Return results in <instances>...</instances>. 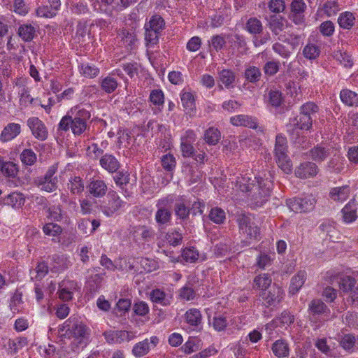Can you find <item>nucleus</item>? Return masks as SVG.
Here are the masks:
<instances>
[{
	"instance_id": "e433bc0d",
	"label": "nucleus",
	"mask_w": 358,
	"mask_h": 358,
	"mask_svg": "<svg viewBox=\"0 0 358 358\" xmlns=\"http://www.w3.org/2000/svg\"><path fill=\"white\" fill-rule=\"evenodd\" d=\"M180 100L182 106L187 112L192 111L194 109L195 99L192 93L182 91L180 93Z\"/></svg>"
},
{
	"instance_id": "79ce46f5",
	"label": "nucleus",
	"mask_w": 358,
	"mask_h": 358,
	"mask_svg": "<svg viewBox=\"0 0 358 358\" xmlns=\"http://www.w3.org/2000/svg\"><path fill=\"white\" fill-rule=\"evenodd\" d=\"M301 202V212L306 213L313 210L315 206L317 199L313 194H308L304 197L299 198Z\"/></svg>"
},
{
	"instance_id": "ddd939ff",
	"label": "nucleus",
	"mask_w": 358,
	"mask_h": 358,
	"mask_svg": "<svg viewBox=\"0 0 358 358\" xmlns=\"http://www.w3.org/2000/svg\"><path fill=\"white\" fill-rule=\"evenodd\" d=\"M89 194L94 198L103 197L108 191V186L103 180L92 178L87 185Z\"/></svg>"
},
{
	"instance_id": "39448f33",
	"label": "nucleus",
	"mask_w": 358,
	"mask_h": 358,
	"mask_svg": "<svg viewBox=\"0 0 358 358\" xmlns=\"http://www.w3.org/2000/svg\"><path fill=\"white\" fill-rule=\"evenodd\" d=\"M66 329L65 334L68 336H73L76 339H81L79 343L86 345V342L83 341V339L87 334V328L80 322L77 317L71 316L67 320L65 321L62 327L59 328V331L63 332Z\"/></svg>"
},
{
	"instance_id": "49530a36",
	"label": "nucleus",
	"mask_w": 358,
	"mask_h": 358,
	"mask_svg": "<svg viewBox=\"0 0 358 358\" xmlns=\"http://www.w3.org/2000/svg\"><path fill=\"white\" fill-rule=\"evenodd\" d=\"M164 20L161 16L154 15L150 20L149 23L145 24V28L152 31H157L158 32L162 33L164 28Z\"/></svg>"
},
{
	"instance_id": "bb28decb",
	"label": "nucleus",
	"mask_w": 358,
	"mask_h": 358,
	"mask_svg": "<svg viewBox=\"0 0 358 358\" xmlns=\"http://www.w3.org/2000/svg\"><path fill=\"white\" fill-rule=\"evenodd\" d=\"M308 311L312 316L320 315L322 314H329L330 310L326 304L320 299H313L308 305Z\"/></svg>"
},
{
	"instance_id": "9d476101",
	"label": "nucleus",
	"mask_w": 358,
	"mask_h": 358,
	"mask_svg": "<svg viewBox=\"0 0 358 358\" xmlns=\"http://www.w3.org/2000/svg\"><path fill=\"white\" fill-rule=\"evenodd\" d=\"M103 336L110 344H120L125 341L129 342L136 337L135 332L125 330L106 331L103 333Z\"/></svg>"
},
{
	"instance_id": "3c124183",
	"label": "nucleus",
	"mask_w": 358,
	"mask_h": 358,
	"mask_svg": "<svg viewBox=\"0 0 358 358\" xmlns=\"http://www.w3.org/2000/svg\"><path fill=\"white\" fill-rule=\"evenodd\" d=\"M312 159L315 162H322L329 155V151L324 147L317 145L310 150Z\"/></svg>"
},
{
	"instance_id": "b1692460",
	"label": "nucleus",
	"mask_w": 358,
	"mask_h": 358,
	"mask_svg": "<svg viewBox=\"0 0 358 358\" xmlns=\"http://www.w3.org/2000/svg\"><path fill=\"white\" fill-rule=\"evenodd\" d=\"M185 322L192 327H199L202 323V315L197 308H190L185 314Z\"/></svg>"
},
{
	"instance_id": "0eeeda50",
	"label": "nucleus",
	"mask_w": 358,
	"mask_h": 358,
	"mask_svg": "<svg viewBox=\"0 0 358 358\" xmlns=\"http://www.w3.org/2000/svg\"><path fill=\"white\" fill-rule=\"evenodd\" d=\"M125 202L122 201L117 193L110 191L108 194L106 200L100 205V210L107 217H111L117 213L124 206Z\"/></svg>"
},
{
	"instance_id": "69168bd1",
	"label": "nucleus",
	"mask_w": 358,
	"mask_h": 358,
	"mask_svg": "<svg viewBox=\"0 0 358 358\" xmlns=\"http://www.w3.org/2000/svg\"><path fill=\"white\" fill-rule=\"evenodd\" d=\"M182 256L187 262L194 263L199 258V252L194 248H186L183 250Z\"/></svg>"
},
{
	"instance_id": "f704fd0d",
	"label": "nucleus",
	"mask_w": 358,
	"mask_h": 358,
	"mask_svg": "<svg viewBox=\"0 0 358 358\" xmlns=\"http://www.w3.org/2000/svg\"><path fill=\"white\" fill-rule=\"evenodd\" d=\"M320 48L312 43H308L303 49L302 54L309 60L317 59L320 55Z\"/></svg>"
},
{
	"instance_id": "a18cd8bd",
	"label": "nucleus",
	"mask_w": 358,
	"mask_h": 358,
	"mask_svg": "<svg viewBox=\"0 0 358 358\" xmlns=\"http://www.w3.org/2000/svg\"><path fill=\"white\" fill-rule=\"evenodd\" d=\"M20 158L23 165L32 166L36 162L37 155L31 149H24Z\"/></svg>"
},
{
	"instance_id": "e2e57ef3",
	"label": "nucleus",
	"mask_w": 358,
	"mask_h": 358,
	"mask_svg": "<svg viewBox=\"0 0 358 358\" xmlns=\"http://www.w3.org/2000/svg\"><path fill=\"white\" fill-rule=\"evenodd\" d=\"M322 10L327 16L331 17L340 10V7L336 1L331 0L324 3Z\"/></svg>"
},
{
	"instance_id": "603ef678",
	"label": "nucleus",
	"mask_w": 358,
	"mask_h": 358,
	"mask_svg": "<svg viewBox=\"0 0 358 358\" xmlns=\"http://www.w3.org/2000/svg\"><path fill=\"white\" fill-rule=\"evenodd\" d=\"M226 43L225 36L223 34L214 35L208 41L209 45L216 52L221 50L225 46Z\"/></svg>"
},
{
	"instance_id": "4d7b16f0",
	"label": "nucleus",
	"mask_w": 358,
	"mask_h": 358,
	"mask_svg": "<svg viewBox=\"0 0 358 358\" xmlns=\"http://www.w3.org/2000/svg\"><path fill=\"white\" fill-rule=\"evenodd\" d=\"M166 240L170 245L176 246L181 243L182 235L178 231L172 229L166 234Z\"/></svg>"
},
{
	"instance_id": "f3484780",
	"label": "nucleus",
	"mask_w": 358,
	"mask_h": 358,
	"mask_svg": "<svg viewBox=\"0 0 358 358\" xmlns=\"http://www.w3.org/2000/svg\"><path fill=\"white\" fill-rule=\"evenodd\" d=\"M21 133V125L17 123H8L0 134V141L6 143L15 138Z\"/></svg>"
},
{
	"instance_id": "412c9836",
	"label": "nucleus",
	"mask_w": 358,
	"mask_h": 358,
	"mask_svg": "<svg viewBox=\"0 0 358 358\" xmlns=\"http://www.w3.org/2000/svg\"><path fill=\"white\" fill-rule=\"evenodd\" d=\"M190 199H185L181 197L180 201L177 202L174 207L175 214L177 217L182 220H187L190 214Z\"/></svg>"
},
{
	"instance_id": "5fc2aeb1",
	"label": "nucleus",
	"mask_w": 358,
	"mask_h": 358,
	"mask_svg": "<svg viewBox=\"0 0 358 358\" xmlns=\"http://www.w3.org/2000/svg\"><path fill=\"white\" fill-rule=\"evenodd\" d=\"M319 111L318 106L314 102H307L301 106L300 112L302 114L306 115L310 117L311 120L316 115Z\"/></svg>"
},
{
	"instance_id": "c9c22d12",
	"label": "nucleus",
	"mask_w": 358,
	"mask_h": 358,
	"mask_svg": "<svg viewBox=\"0 0 358 358\" xmlns=\"http://www.w3.org/2000/svg\"><path fill=\"white\" fill-rule=\"evenodd\" d=\"M219 78L220 82L224 85L225 87L230 89L234 87L235 82V74L229 69H223L219 72Z\"/></svg>"
},
{
	"instance_id": "393cba45",
	"label": "nucleus",
	"mask_w": 358,
	"mask_h": 358,
	"mask_svg": "<svg viewBox=\"0 0 358 358\" xmlns=\"http://www.w3.org/2000/svg\"><path fill=\"white\" fill-rule=\"evenodd\" d=\"M70 263L66 256L55 255L52 258L51 270L55 272L63 271L69 266Z\"/></svg>"
},
{
	"instance_id": "cd10ccee",
	"label": "nucleus",
	"mask_w": 358,
	"mask_h": 358,
	"mask_svg": "<svg viewBox=\"0 0 358 358\" xmlns=\"http://www.w3.org/2000/svg\"><path fill=\"white\" fill-rule=\"evenodd\" d=\"M24 201L25 199L22 193L14 192L4 197L3 203L14 208H20L24 205Z\"/></svg>"
},
{
	"instance_id": "4468645a",
	"label": "nucleus",
	"mask_w": 358,
	"mask_h": 358,
	"mask_svg": "<svg viewBox=\"0 0 358 358\" xmlns=\"http://www.w3.org/2000/svg\"><path fill=\"white\" fill-rule=\"evenodd\" d=\"M313 124V120L310 117L306 116V115L302 114L300 112L299 116L294 117L292 121L290 124L288 126L287 131L289 132H292L295 130H308L311 128Z\"/></svg>"
},
{
	"instance_id": "8fccbe9b",
	"label": "nucleus",
	"mask_w": 358,
	"mask_h": 358,
	"mask_svg": "<svg viewBox=\"0 0 358 358\" xmlns=\"http://www.w3.org/2000/svg\"><path fill=\"white\" fill-rule=\"evenodd\" d=\"M209 219L215 224H222L226 218L224 210L219 207L213 208L209 213Z\"/></svg>"
},
{
	"instance_id": "bf43d9fd",
	"label": "nucleus",
	"mask_w": 358,
	"mask_h": 358,
	"mask_svg": "<svg viewBox=\"0 0 358 358\" xmlns=\"http://www.w3.org/2000/svg\"><path fill=\"white\" fill-rule=\"evenodd\" d=\"M2 173L6 177L15 178L18 173L17 165L12 162H6Z\"/></svg>"
},
{
	"instance_id": "7c9ffc66",
	"label": "nucleus",
	"mask_w": 358,
	"mask_h": 358,
	"mask_svg": "<svg viewBox=\"0 0 358 358\" xmlns=\"http://www.w3.org/2000/svg\"><path fill=\"white\" fill-rule=\"evenodd\" d=\"M119 35L121 36L124 46L128 50H132L136 41V36L133 29H122Z\"/></svg>"
},
{
	"instance_id": "6ab92c4d",
	"label": "nucleus",
	"mask_w": 358,
	"mask_h": 358,
	"mask_svg": "<svg viewBox=\"0 0 358 358\" xmlns=\"http://www.w3.org/2000/svg\"><path fill=\"white\" fill-rule=\"evenodd\" d=\"M194 133L193 131L189 130L186 131V136L181 139V151L182 156L185 157H193L194 149L192 145V142L194 140Z\"/></svg>"
},
{
	"instance_id": "a19ab883",
	"label": "nucleus",
	"mask_w": 358,
	"mask_h": 358,
	"mask_svg": "<svg viewBox=\"0 0 358 358\" xmlns=\"http://www.w3.org/2000/svg\"><path fill=\"white\" fill-rule=\"evenodd\" d=\"M246 30L255 36L262 33L263 30L262 23L256 17H251L248 20L245 24Z\"/></svg>"
},
{
	"instance_id": "864d4df0",
	"label": "nucleus",
	"mask_w": 358,
	"mask_h": 358,
	"mask_svg": "<svg viewBox=\"0 0 358 358\" xmlns=\"http://www.w3.org/2000/svg\"><path fill=\"white\" fill-rule=\"evenodd\" d=\"M136 236H139L144 241H150L155 236V231L152 228L146 226H140L135 231Z\"/></svg>"
},
{
	"instance_id": "774afa93",
	"label": "nucleus",
	"mask_w": 358,
	"mask_h": 358,
	"mask_svg": "<svg viewBox=\"0 0 358 358\" xmlns=\"http://www.w3.org/2000/svg\"><path fill=\"white\" fill-rule=\"evenodd\" d=\"M334 24L330 20L322 22L320 26V31L324 36H332L334 33Z\"/></svg>"
},
{
	"instance_id": "1a4fd4ad",
	"label": "nucleus",
	"mask_w": 358,
	"mask_h": 358,
	"mask_svg": "<svg viewBox=\"0 0 358 358\" xmlns=\"http://www.w3.org/2000/svg\"><path fill=\"white\" fill-rule=\"evenodd\" d=\"M283 296V290L279 287H273L268 291L264 290L259 294L264 306L267 308L279 304L282 300Z\"/></svg>"
},
{
	"instance_id": "4c0bfd02",
	"label": "nucleus",
	"mask_w": 358,
	"mask_h": 358,
	"mask_svg": "<svg viewBox=\"0 0 358 358\" xmlns=\"http://www.w3.org/2000/svg\"><path fill=\"white\" fill-rule=\"evenodd\" d=\"M48 273V266L44 262L38 264L36 268L30 271L31 280H41Z\"/></svg>"
},
{
	"instance_id": "423d86ee",
	"label": "nucleus",
	"mask_w": 358,
	"mask_h": 358,
	"mask_svg": "<svg viewBox=\"0 0 358 358\" xmlns=\"http://www.w3.org/2000/svg\"><path fill=\"white\" fill-rule=\"evenodd\" d=\"M173 199L170 196L164 197L157 200L156 207L157 208L155 219L159 227L167 226L172 218V203Z\"/></svg>"
},
{
	"instance_id": "c85d7f7f",
	"label": "nucleus",
	"mask_w": 358,
	"mask_h": 358,
	"mask_svg": "<svg viewBox=\"0 0 358 358\" xmlns=\"http://www.w3.org/2000/svg\"><path fill=\"white\" fill-rule=\"evenodd\" d=\"M67 188L72 194L80 195L85 189L84 181L80 176H71L67 183Z\"/></svg>"
},
{
	"instance_id": "a211bd4d",
	"label": "nucleus",
	"mask_w": 358,
	"mask_h": 358,
	"mask_svg": "<svg viewBox=\"0 0 358 358\" xmlns=\"http://www.w3.org/2000/svg\"><path fill=\"white\" fill-rule=\"evenodd\" d=\"M99 164L103 169L110 173L117 172L120 166V164L115 157L107 153L100 158Z\"/></svg>"
},
{
	"instance_id": "338daca9",
	"label": "nucleus",
	"mask_w": 358,
	"mask_h": 358,
	"mask_svg": "<svg viewBox=\"0 0 358 358\" xmlns=\"http://www.w3.org/2000/svg\"><path fill=\"white\" fill-rule=\"evenodd\" d=\"M57 180H45L38 179L37 182L38 187L47 192H52L57 187Z\"/></svg>"
},
{
	"instance_id": "473e14b6",
	"label": "nucleus",
	"mask_w": 358,
	"mask_h": 358,
	"mask_svg": "<svg viewBox=\"0 0 358 358\" xmlns=\"http://www.w3.org/2000/svg\"><path fill=\"white\" fill-rule=\"evenodd\" d=\"M271 349L273 354L279 358L285 357L289 355V347L284 341H276L273 343Z\"/></svg>"
},
{
	"instance_id": "f257e3e1",
	"label": "nucleus",
	"mask_w": 358,
	"mask_h": 358,
	"mask_svg": "<svg viewBox=\"0 0 358 358\" xmlns=\"http://www.w3.org/2000/svg\"><path fill=\"white\" fill-rule=\"evenodd\" d=\"M271 174L269 171H263L252 179L244 176L238 181L242 192L248 193L250 199L257 206H262L270 196L272 189Z\"/></svg>"
},
{
	"instance_id": "72a5a7b5",
	"label": "nucleus",
	"mask_w": 358,
	"mask_h": 358,
	"mask_svg": "<svg viewBox=\"0 0 358 358\" xmlns=\"http://www.w3.org/2000/svg\"><path fill=\"white\" fill-rule=\"evenodd\" d=\"M285 20L281 17L273 16L271 17L269 22L268 27L274 35H279V34L285 28Z\"/></svg>"
},
{
	"instance_id": "aec40b11",
	"label": "nucleus",
	"mask_w": 358,
	"mask_h": 358,
	"mask_svg": "<svg viewBox=\"0 0 358 358\" xmlns=\"http://www.w3.org/2000/svg\"><path fill=\"white\" fill-rule=\"evenodd\" d=\"M357 203L355 199H351L342 209L343 220L346 223H351L356 220Z\"/></svg>"
},
{
	"instance_id": "20e7f679",
	"label": "nucleus",
	"mask_w": 358,
	"mask_h": 358,
	"mask_svg": "<svg viewBox=\"0 0 358 358\" xmlns=\"http://www.w3.org/2000/svg\"><path fill=\"white\" fill-rule=\"evenodd\" d=\"M287 139L282 135H278L275 138V157L279 168L285 173H289L292 171V164L288 157Z\"/></svg>"
},
{
	"instance_id": "2f4dec72",
	"label": "nucleus",
	"mask_w": 358,
	"mask_h": 358,
	"mask_svg": "<svg viewBox=\"0 0 358 358\" xmlns=\"http://www.w3.org/2000/svg\"><path fill=\"white\" fill-rule=\"evenodd\" d=\"M343 103L350 106H358V94L348 89L343 90L340 93Z\"/></svg>"
},
{
	"instance_id": "6e6d98bb",
	"label": "nucleus",
	"mask_w": 358,
	"mask_h": 358,
	"mask_svg": "<svg viewBox=\"0 0 358 358\" xmlns=\"http://www.w3.org/2000/svg\"><path fill=\"white\" fill-rule=\"evenodd\" d=\"M80 73L86 78H92L99 73V69L94 65L83 64L80 66Z\"/></svg>"
},
{
	"instance_id": "c03bdc74",
	"label": "nucleus",
	"mask_w": 358,
	"mask_h": 358,
	"mask_svg": "<svg viewBox=\"0 0 358 358\" xmlns=\"http://www.w3.org/2000/svg\"><path fill=\"white\" fill-rule=\"evenodd\" d=\"M150 299L152 301L162 306H167L170 304L169 299L166 297V293L159 289H155L150 293Z\"/></svg>"
},
{
	"instance_id": "7ed1b4c3",
	"label": "nucleus",
	"mask_w": 358,
	"mask_h": 358,
	"mask_svg": "<svg viewBox=\"0 0 358 358\" xmlns=\"http://www.w3.org/2000/svg\"><path fill=\"white\" fill-rule=\"evenodd\" d=\"M241 233L246 236L241 241L242 247L250 245L252 239H257L259 236V228L254 222L253 217L250 215L241 214L237 219Z\"/></svg>"
},
{
	"instance_id": "9b49d317",
	"label": "nucleus",
	"mask_w": 358,
	"mask_h": 358,
	"mask_svg": "<svg viewBox=\"0 0 358 358\" xmlns=\"http://www.w3.org/2000/svg\"><path fill=\"white\" fill-rule=\"evenodd\" d=\"M158 343L159 338L157 336H152L138 342L132 348V355L137 358L143 357L148 354L152 348L156 347Z\"/></svg>"
},
{
	"instance_id": "c756f323",
	"label": "nucleus",
	"mask_w": 358,
	"mask_h": 358,
	"mask_svg": "<svg viewBox=\"0 0 358 358\" xmlns=\"http://www.w3.org/2000/svg\"><path fill=\"white\" fill-rule=\"evenodd\" d=\"M349 194L350 187L345 185L332 188L329 192V197L334 201L343 202L348 198Z\"/></svg>"
},
{
	"instance_id": "f8f14e48",
	"label": "nucleus",
	"mask_w": 358,
	"mask_h": 358,
	"mask_svg": "<svg viewBox=\"0 0 358 358\" xmlns=\"http://www.w3.org/2000/svg\"><path fill=\"white\" fill-rule=\"evenodd\" d=\"M27 124L32 135L38 140L45 141L48 138V129L45 124L38 117H29L27 121Z\"/></svg>"
},
{
	"instance_id": "37998d69",
	"label": "nucleus",
	"mask_w": 358,
	"mask_h": 358,
	"mask_svg": "<svg viewBox=\"0 0 358 358\" xmlns=\"http://www.w3.org/2000/svg\"><path fill=\"white\" fill-rule=\"evenodd\" d=\"M221 137V134L220 131L215 127L208 128L204 134L205 141L208 145H216L220 141Z\"/></svg>"
},
{
	"instance_id": "052dcab7",
	"label": "nucleus",
	"mask_w": 358,
	"mask_h": 358,
	"mask_svg": "<svg viewBox=\"0 0 358 358\" xmlns=\"http://www.w3.org/2000/svg\"><path fill=\"white\" fill-rule=\"evenodd\" d=\"M161 162L162 167L168 171H173L176 165L174 156L170 153L163 155L161 158Z\"/></svg>"
},
{
	"instance_id": "58836bf2",
	"label": "nucleus",
	"mask_w": 358,
	"mask_h": 358,
	"mask_svg": "<svg viewBox=\"0 0 358 358\" xmlns=\"http://www.w3.org/2000/svg\"><path fill=\"white\" fill-rule=\"evenodd\" d=\"M355 17L350 12H344L340 14L338 22L339 26L345 29H350L355 24Z\"/></svg>"
},
{
	"instance_id": "09e8293b",
	"label": "nucleus",
	"mask_w": 358,
	"mask_h": 358,
	"mask_svg": "<svg viewBox=\"0 0 358 358\" xmlns=\"http://www.w3.org/2000/svg\"><path fill=\"white\" fill-rule=\"evenodd\" d=\"M245 78L250 83H257L262 76V73L259 68L250 66H248L244 73Z\"/></svg>"
},
{
	"instance_id": "680f3d73",
	"label": "nucleus",
	"mask_w": 358,
	"mask_h": 358,
	"mask_svg": "<svg viewBox=\"0 0 358 358\" xmlns=\"http://www.w3.org/2000/svg\"><path fill=\"white\" fill-rule=\"evenodd\" d=\"M43 231L45 235L55 237L62 234V229L59 224L50 222L43 226Z\"/></svg>"
},
{
	"instance_id": "2eb2a0df",
	"label": "nucleus",
	"mask_w": 358,
	"mask_h": 358,
	"mask_svg": "<svg viewBox=\"0 0 358 358\" xmlns=\"http://www.w3.org/2000/svg\"><path fill=\"white\" fill-rule=\"evenodd\" d=\"M61 6L60 0H48V4L37 8L36 14L38 17L51 18L57 15Z\"/></svg>"
},
{
	"instance_id": "6e6552de",
	"label": "nucleus",
	"mask_w": 358,
	"mask_h": 358,
	"mask_svg": "<svg viewBox=\"0 0 358 358\" xmlns=\"http://www.w3.org/2000/svg\"><path fill=\"white\" fill-rule=\"evenodd\" d=\"M340 289L348 294L353 304H358V285L356 280L350 275H343L338 282Z\"/></svg>"
},
{
	"instance_id": "5701e85b",
	"label": "nucleus",
	"mask_w": 358,
	"mask_h": 358,
	"mask_svg": "<svg viewBox=\"0 0 358 358\" xmlns=\"http://www.w3.org/2000/svg\"><path fill=\"white\" fill-rule=\"evenodd\" d=\"M307 274L305 271H299L292 278L289 285V293L295 294L303 287L306 280Z\"/></svg>"
},
{
	"instance_id": "de8ad7c7",
	"label": "nucleus",
	"mask_w": 358,
	"mask_h": 358,
	"mask_svg": "<svg viewBox=\"0 0 358 358\" xmlns=\"http://www.w3.org/2000/svg\"><path fill=\"white\" fill-rule=\"evenodd\" d=\"M117 81L111 76L104 78L101 82V88L108 94L113 92L117 87Z\"/></svg>"
},
{
	"instance_id": "ea45409f",
	"label": "nucleus",
	"mask_w": 358,
	"mask_h": 358,
	"mask_svg": "<svg viewBox=\"0 0 358 358\" xmlns=\"http://www.w3.org/2000/svg\"><path fill=\"white\" fill-rule=\"evenodd\" d=\"M272 280L271 276L267 273L259 274L254 279V287L262 289V291L266 290L271 284Z\"/></svg>"
},
{
	"instance_id": "0e129e2a",
	"label": "nucleus",
	"mask_w": 358,
	"mask_h": 358,
	"mask_svg": "<svg viewBox=\"0 0 358 358\" xmlns=\"http://www.w3.org/2000/svg\"><path fill=\"white\" fill-rule=\"evenodd\" d=\"M145 29V40L146 41V45L148 46H152L156 45L159 41V37L161 35V33L158 32L157 31H152L147 28Z\"/></svg>"
},
{
	"instance_id": "dca6fc26",
	"label": "nucleus",
	"mask_w": 358,
	"mask_h": 358,
	"mask_svg": "<svg viewBox=\"0 0 358 358\" xmlns=\"http://www.w3.org/2000/svg\"><path fill=\"white\" fill-rule=\"evenodd\" d=\"M317 166L315 163L306 162L301 163L296 168L295 175L301 179L313 178L317 175Z\"/></svg>"
},
{
	"instance_id": "4be33fe9",
	"label": "nucleus",
	"mask_w": 358,
	"mask_h": 358,
	"mask_svg": "<svg viewBox=\"0 0 358 358\" xmlns=\"http://www.w3.org/2000/svg\"><path fill=\"white\" fill-rule=\"evenodd\" d=\"M36 28L31 24H23L17 29V35L24 42L31 41L36 36Z\"/></svg>"
},
{
	"instance_id": "13d9d810",
	"label": "nucleus",
	"mask_w": 358,
	"mask_h": 358,
	"mask_svg": "<svg viewBox=\"0 0 358 358\" xmlns=\"http://www.w3.org/2000/svg\"><path fill=\"white\" fill-rule=\"evenodd\" d=\"M268 103L273 107H278L282 103V94L278 90H271L268 92Z\"/></svg>"
},
{
	"instance_id": "a878e982",
	"label": "nucleus",
	"mask_w": 358,
	"mask_h": 358,
	"mask_svg": "<svg viewBox=\"0 0 358 358\" xmlns=\"http://www.w3.org/2000/svg\"><path fill=\"white\" fill-rule=\"evenodd\" d=\"M230 122L234 126H243L249 128H256L257 122L252 117L246 115H238L230 118Z\"/></svg>"
},
{
	"instance_id": "f03ea898",
	"label": "nucleus",
	"mask_w": 358,
	"mask_h": 358,
	"mask_svg": "<svg viewBox=\"0 0 358 358\" xmlns=\"http://www.w3.org/2000/svg\"><path fill=\"white\" fill-rule=\"evenodd\" d=\"M91 117L90 111L80 105L70 108L66 115L62 117L58 124V131L66 132L71 130L75 136H80L88 129V122Z\"/></svg>"
}]
</instances>
